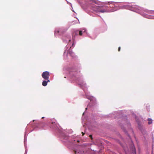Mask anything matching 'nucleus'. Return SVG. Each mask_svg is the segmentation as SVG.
I'll return each mask as SVG.
<instances>
[{
    "label": "nucleus",
    "mask_w": 154,
    "mask_h": 154,
    "mask_svg": "<svg viewBox=\"0 0 154 154\" xmlns=\"http://www.w3.org/2000/svg\"><path fill=\"white\" fill-rule=\"evenodd\" d=\"M122 8L128 9L129 10L135 11L141 14L143 17L148 18L154 19V17L151 16L147 15L145 14L142 13L143 11H144L146 13H151L153 12L152 11H150L146 9L144 10L143 8L138 6L135 5L131 6L130 5H124L122 6Z\"/></svg>",
    "instance_id": "nucleus-1"
},
{
    "label": "nucleus",
    "mask_w": 154,
    "mask_h": 154,
    "mask_svg": "<svg viewBox=\"0 0 154 154\" xmlns=\"http://www.w3.org/2000/svg\"><path fill=\"white\" fill-rule=\"evenodd\" d=\"M91 9L95 12H100L102 13L107 12L106 10L103 8H105L106 7L103 6H97L95 5L91 4L90 5ZM115 10H112L111 11H108V12H111L114 11Z\"/></svg>",
    "instance_id": "nucleus-2"
},
{
    "label": "nucleus",
    "mask_w": 154,
    "mask_h": 154,
    "mask_svg": "<svg viewBox=\"0 0 154 154\" xmlns=\"http://www.w3.org/2000/svg\"><path fill=\"white\" fill-rule=\"evenodd\" d=\"M51 121L52 122L50 125V127L54 130H57L58 128V124L55 123V120L54 119H52Z\"/></svg>",
    "instance_id": "nucleus-3"
},
{
    "label": "nucleus",
    "mask_w": 154,
    "mask_h": 154,
    "mask_svg": "<svg viewBox=\"0 0 154 154\" xmlns=\"http://www.w3.org/2000/svg\"><path fill=\"white\" fill-rule=\"evenodd\" d=\"M50 76L49 72L48 71L44 72L42 74V76L45 80L48 79Z\"/></svg>",
    "instance_id": "nucleus-4"
},
{
    "label": "nucleus",
    "mask_w": 154,
    "mask_h": 154,
    "mask_svg": "<svg viewBox=\"0 0 154 154\" xmlns=\"http://www.w3.org/2000/svg\"><path fill=\"white\" fill-rule=\"evenodd\" d=\"M63 42L66 43L68 41L70 42L71 41V38L69 35L66 36H64L63 38Z\"/></svg>",
    "instance_id": "nucleus-5"
},
{
    "label": "nucleus",
    "mask_w": 154,
    "mask_h": 154,
    "mask_svg": "<svg viewBox=\"0 0 154 154\" xmlns=\"http://www.w3.org/2000/svg\"><path fill=\"white\" fill-rule=\"evenodd\" d=\"M77 72L76 71H71L69 73L70 76L72 77L73 79H76V78L77 77H76V74Z\"/></svg>",
    "instance_id": "nucleus-6"
},
{
    "label": "nucleus",
    "mask_w": 154,
    "mask_h": 154,
    "mask_svg": "<svg viewBox=\"0 0 154 154\" xmlns=\"http://www.w3.org/2000/svg\"><path fill=\"white\" fill-rule=\"evenodd\" d=\"M79 84L82 87H86V83L83 81H81L80 82H79Z\"/></svg>",
    "instance_id": "nucleus-7"
},
{
    "label": "nucleus",
    "mask_w": 154,
    "mask_h": 154,
    "mask_svg": "<svg viewBox=\"0 0 154 154\" xmlns=\"http://www.w3.org/2000/svg\"><path fill=\"white\" fill-rule=\"evenodd\" d=\"M86 97L88 99L90 100L91 101L92 100L94 99V97L89 96L88 95H87L86 94Z\"/></svg>",
    "instance_id": "nucleus-8"
},
{
    "label": "nucleus",
    "mask_w": 154,
    "mask_h": 154,
    "mask_svg": "<svg viewBox=\"0 0 154 154\" xmlns=\"http://www.w3.org/2000/svg\"><path fill=\"white\" fill-rule=\"evenodd\" d=\"M86 32V30L84 28L82 30H80L79 31V35H82L83 33H85Z\"/></svg>",
    "instance_id": "nucleus-9"
},
{
    "label": "nucleus",
    "mask_w": 154,
    "mask_h": 154,
    "mask_svg": "<svg viewBox=\"0 0 154 154\" xmlns=\"http://www.w3.org/2000/svg\"><path fill=\"white\" fill-rule=\"evenodd\" d=\"M69 54H70V55L72 56L73 57H75V54L72 51L70 50H69L68 51Z\"/></svg>",
    "instance_id": "nucleus-10"
},
{
    "label": "nucleus",
    "mask_w": 154,
    "mask_h": 154,
    "mask_svg": "<svg viewBox=\"0 0 154 154\" xmlns=\"http://www.w3.org/2000/svg\"><path fill=\"white\" fill-rule=\"evenodd\" d=\"M132 146V148L131 149L132 150V153L133 154H136V150L134 148V145H133V144L131 145Z\"/></svg>",
    "instance_id": "nucleus-11"
},
{
    "label": "nucleus",
    "mask_w": 154,
    "mask_h": 154,
    "mask_svg": "<svg viewBox=\"0 0 154 154\" xmlns=\"http://www.w3.org/2000/svg\"><path fill=\"white\" fill-rule=\"evenodd\" d=\"M62 138L63 139L67 140L68 138V137L67 135H63Z\"/></svg>",
    "instance_id": "nucleus-12"
},
{
    "label": "nucleus",
    "mask_w": 154,
    "mask_h": 154,
    "mask_svg": "<svg viewBox=\"0 0 154 154\" xmlns=\"http://www.w3.org/2000/svg\"><path fill=\"white\" fill-rule=\"evenodd\" d=\"M60 30H59L58 29H55V35H56L58 33H60Z\"/></svg>",
    "instance_id": "nucleus-13"
},
{
    "label": "nucleus",
    "mask_w": 154,
    "mask_h": 154,
    "mask_svg": "<svg viewBox=\"0 0 154 154\" xmlns=\"http://www.w3.org/2000/svg\"><path fill=\"white\" fill-rule=\"evenodd\" d=\"M47 82L46 81H43L42 83V85L44 86H45L47 85Z\"/></svg>",
    "instance_id": "nucleus-14"
},
{
    "label": "nucleus",
    "mask_w": 154,
    "mask_h": 154,
    "mask_svg": "<svg viewBox=\"0 0 154 154\" xmlns=\"http://www.w3.org/2000/svg\"><path fill=\"white\" fill-rule=\"evenodd\" d=\"M148 124H149V125H150L152 123V120L151 119H150V118H149L148 119Z\"/></svg>",
    "instance_id": "nucleus-15"
},
{
    "label": "nucleus",
    "mask_w": 154,
    "mask_h": 154,
    "mask_svg": "<svg viewBox=\"0 0 154 154\" xmlns=\"http://www.w3.org/2000/svg\"><path fill=\"white\" fill-rule=\"evenodd\" d=\"M69 47V46H68V45H66L65 48V50L64 51V54H65V53L66 52V50H67V49L68 48V47Z\"/></svg>",
    "instance_id": "nucleus-16"
},
{
    "label": "nucleus",
    "mask_w": 154,
    "mask_h": 154,
    "mask_svg": "<svg viewBox=\"0 0 154 154\" xmlns=\"http://www.w3.org/2000/svg\"><path fill=\"white\" fill-rule=\"evenodd\" d=\"M92 1L93 2H94L95 3L98 4L97 1H96L95 0H92Z\"/></svg>",
    "instance_id": "nucleus-17"
},
{
    "label": "nucleus",
    "mask_w": 154,
    "mask_h": 154,
    "mask_svg": "<svg viewBox=\"0 0 154 154\" xmlns=\"http://www.w3.org/2000/svg\"><path fill=\"white\" fill-rule=\"evenodd\" d=\"M74 34V33H72V39H74V37H73Z\"/></svg>",
    "instance_id": "nucleus-18"
},
{
    "label": "nucleus",
    "mask_w": 154,
    "mask_h": 154,
    "mask_svg": "<svg viewBox=\"0 0 154 154\" xmlns=\"http://www.w3.org/2000/svg\"><path fill=\"white\" fill-rule=\"evenodd\" d=\"M120 48H120V47H119V48H118V51H120Z\"/></svg>",
    "instance_id": "nucleus-19"
},
{
    "label": "nucleus",
    "mask_w": 154,
    "mask_h": 154,
    "mask_svg": "<svg viewBox=\"0 0 154 154\" xmlns=\"http://www.w3.org/2000/svg\"><path fill=\"white\" fill-rule=\"evenodd\" d=\"M46 80H47V82H50V81L49 80H48V79H46Z\"/></svg>",
    "instance_id": "nucleus-20"
},
{
    "label": "nucleus",
    "mask_w": 154,
    "mask_h": 154,
    "mask_svg": "<svg viewBox=\"0 0 154 154\" xmlns=\"http://www.w3.org/2000/svg\"><path fill=\"white\" fill-rule=\"evenodd\" d=\"M74 43L73 42L72 44V47L74 45ZM71 46L70 47V48H71Z\"/></svg>",
    "instance_id": "nucleus-21"
},
{
    "label": "nucleus",
    "mask_w": 154,
    "mask_h": 154,
    "mask_svg": "<svg viewBox=\"0 0 154 154\" xmlns=\"http://www.w3.org/2000/svg\"><path fill=\"white\" fill-rule=\"evenodd\" d=\"M26 152H27L26 149V152H25V154H26Z\"/></svg>",
    "instance_id": "nucleus-22"
},
{
    "label": "nucleus",
    "mask_w": 154,
    "mask_h": 154,
    "mask_svg": "<svg viewBox=\"0 0 154 154\" xmlns=\"http://www.w3.org/2000/svg\"><path fill=\"white\" fill-rule=\"evenodd\" d=\"M76 34H77H77H78V31H77V32H76Z\"/></svg>",
    "instance_id": "nucleus-23"
},
{
    "label": "nucleus",
    "mask_w": 154,
    "mask_h": 154,
    "mask_svg": "<svg viewBox=\"0 0 154 154\" xmlns=\"http://www.w3.org/2000/svg\"><path fill=\"white\" fill-rule=\"evenodd\" d=\"M77 79L78 80V81H79V80L78 78H77Z\"/></svg>",
    "instance_id": "nucleus-24"
},
{
    "label": "nucleus",
    "mask_w": 154,
    "mask_h": 154,
    "mask_svg": "<svg viewBox=\"0 0 154 154\" xmlns=\"http://www.w3.org/2000/svg\"><path fill=\"white\" fill-rule=\"evenodd\" d=\"M90 137H92V136L91 135H90Z\"/></svg>",
    "instance_id": "nucleus-25"
},
{
    "label": "nucleus",
    "mask_w": 154,
    "mask_h": 154,
    "mask_svg": "<svg viewBox=\"0 0 154 154\" xmlns=\"http://www.w3.org/2000/svg\"><path fill=\"white\" fill-rule=\"evenodd\" d=\"M75 153H76V151H75Z\"/></svg>",
    "instance_id": "nucleus-26"
},
{
    "label": "nucleus",
    "mask_w": 154,
    "mask_h": 154,
    "mask_svg": "<svg viewBox=\"0 0 154 154\" xmlns=\"http://www.w3.org/2000/svg\"><path fill=\"white\" fill-rule=\"evenodd\" d=\"M77 142H79V140H78V141H77Z\"/></svg>",
    "instance_id": "nucleus-27"
},
{
    "label": "nucleus",
    "mask_w": 154,
    "mask_h": 154,
    "mask_svg": "<svg viewBox=\"0 0 154 154\" xmlns=\"http://www.w3.org/2000/svg\"><path fill=\"white\" fill-rule=\"evenodd\" d=\"M84 113H85V112H84V113H83V115H84Z\"/></svg>",
    "instance_id": "nucleus-28"
},
{
    "label": "nucleus",
    "mask_w": 154,
    "mask_h": 154,
    "mask_svg": "<svg viewBox=\"0 0 154 154\" xmlns=\"http://www.w3.org/2000/svg\"><path fill=\"white\" fill-rule=\"evenodd\" d=\"M82 133H83V135H84V134L83 132H82Z\"/></svg>",
    "instance_id": "nucleus-29"
},
{
    "label": "nucleus",
    "mask_w": 154,
    "mask_h": 154,
    "mask_svg": "<svg viewBox=\"0 0 154 154\" xmlns=\"http://www.w3.org/2000/svg\"><path fill=\"white\" fill-rule=\"evenodd\" d=\"M44 118V117H42V119H43Z\"/></svg>",
    "instance_id": "nucleus-30"
},
{
    "label": "nucleus",
    "mask_w": 154,
    "mask_h": 154,
    "mask_svg": "<svg viewBox=\"0 0 154 154\" xmlns=\"http://www.w3.org/2000/svg\"><path fill=\"white\" fill-rule=\"evenodd\" d=\"M87 108H86V110L87 109Z\"/></svg>",
    "instance_id": "nucleus-31"
},
{
    "label": "nucleus",
    "mask_w": 154,
    "mask_h": 154,
    "mask_svg": "<svg viewBox=\"0 0 154 154\" xmlns=\"http://www.w3.org/2000/svg\"><path fill=\"white\" fill-rule=\"evenodd\" d=\"M89 106V105H88V106Z\"/></svg>",
    "instance_id": "nucleus-32"
},
{
    "label": "nucleus",
    "mask_w": 154,
    "mask_h": 154,
    "mask_svg": "<svg viewBox=\"0 0 154 154\" xmlns=\"http://www.w3.org/2000/svg\"><path fill=\"white\" fill-rule=\"evenodd\" d=\"M70 4L71 5V3H70Z\"/></svg>",
    "instance_id": "nucleus-33"
}]
</instances>
